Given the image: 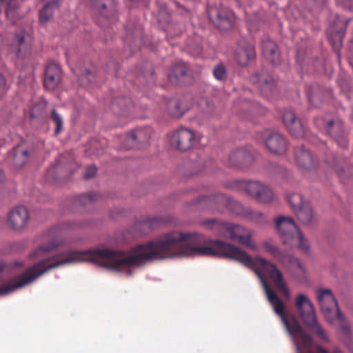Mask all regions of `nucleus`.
Instances as JSON below:
<instances>
[{
	"instance_id": "nucleus-24",
	"label": "nucleus",
	"mask_w": 353,
	"mask_h": 353,
	"mask_svg": "<svg viewBox=\"0 0 353 353\" xmlns=\"http://www.w3.org/2000/svg\"><path fill=\"white\" fill-rule=\"evenodd\" d=\"M305 325L323 341L327 342L329 341L326 330L318 323L316 317L310 324L307 323Z\"/></svg>"
},
{
	"instance_id": "nucleus-15",
	"label": "nucleus",
	"mask_w": 353,
	"mask_h": 353,
	"mask_svg": "<svg viewBox=\"0 0 353 353\" xmlns=\"http://www.w3.org/2000/svg\"><path fill=\"white\" fill-rule=\"evenodd\" d=\"M252 154L245 149H239L232 152L229 156L230 165L245 168L250 165L253 162Z\"/></svg>"
},
{
	"instance_id": "nucleus-4",
	"label": "nucleus",
	"mask_w": 353,
	"mask_h": 353,
	"mask_svg": "<svg viewBox=\"0 0 353 353\" xmlns=\"http://www.w3.org/2000/svg\"><path fill=\"white\" fill-rule=\"evenodd\" d=\"M241 188L260 203H270L275 199L272 190L266 184L258 181H245L242 183Z\"/></svg>"
},
{
	"instance_id": "nucleus-17",
	"label": "nucleus",
	"mask_w": 353,
	"mask_h": 353,
	"mask_svg": "<svg viewBox=\"0 0 353 353\" xmlns=\"http://www.w3.org/2000/svg\"><path fill=\"white\" fill-rule=\"evenodd\" d=\"M94 12L104 17L112 16L116 9L114 0H91Z\"/></svg>"
},
{
	"instance_id": "nucleus-14",
	"label": "nucleus",
	"mask_w": 353,
	"mask_h": 353,
	"mask_svg": "<svg viewBox=\"0 0 353 353\" xmlns=\"http://www.w3.org/2000/svg\"><path fill=\"white\" fill-rule=\"evenodd\" d=\"M61 70L56 63H50L46 69L44 86L49 90L54 89L61 81Z\"/></svg>"
},
{
	"instance_id": "nucleus-21",
	"label": "nucleus",
	"mask_w": 353,
	"mask_h": 353,
	"mask_svg": "<svg viewBox=\"0 0 353 353\" xmlns=\"http://www.w3.org/2000/svg\"><path fill=\"white\" fill-rule=\"evenodd\" d=\"M326 127L328 132L334 137L337 143L342 148H346L347 141L345 135L341 132V123L331 120L327 122Z\"/></svg>"
},
{
	"instance_id": "nucleus-28",
	"label": "nucleus",
	"mask_w": 353,
	"mask_h": 353,
	"mask_svg": "<svg viewBox=\"0 0 353 353\" xmlns=\"http://www.w3.org/2000/svg\"><path fill=\"white\" fill-rule=\"evenodd\" d=\"M264 249L270 253L274 258L279 260L282 263H285V258L288 254L281 252L277 247L274 246L270 241H264L263 243Z\"/></svg>"
},
{
	"instance_id": "nucleus-20",
	"label": "nucleus",
	"mask_w": 353,
	"mask_h": 353,
	"mask_svg": "<svg viewBox=\"0 0 353 353\" xmlns=\"http://www.w3.org/2000/svg\"><path fill=\"white\" fill-rule=\"evenodd\" d=\"M240 216L243 219L253 222L258 225H263L268 223V219L265 214L250 208L243 209Z\"/></svg>"
},
{
	"instance_id": "nucleus-18",
	"label": "nucleus",
	"mask_w": 353,
	"mask_h": 353,
	"mask_svg": "<svg viewBox=\"0 0 353 353\" xmlns=\"http://www.w3.org/2000/svg\"><path fill=\"white\" fill-rule=\"evenodd\" d=\"M254 57V49L250 43H241L235 52V59L241 65H246Z\"/></svg>"
},
{
	"instance_id": "nucleus-23",
	"label": "nucleus",
	"mask_w": 353,
	"mask_h": 353,
	"mask_svg": "<svg viewBox=\"0 0 353 353\" xmlns=\"http://www.w3.org/2000/svg\"><path fill=\"white\" fill-rule=\"evenodd\" d=\"M12 163L14 166L21 168L25 165L29 161V153L27 150L17 147L10 154Z\"/></svg>"
},
{
	"instance_id": "nucleus-35",
	"label": "nucleus",
	"mask_w": 353,
	"mask_h": 353,
	"mask_svg": "<svg viewBox=\"0 0 353 353\" xmlns=\"http://www.w3.org/2000/svg\"><path fill=\"white\" fill-rule=\"evenodd\" d=\"M214 76L220 81L225 79L227 77L225 68L222 64L216 65L214 68Z\"/></svg>"
},
{
	"instance_id": "nucleus-30",
	"label": "nucleus",
	"mask_w": 353,
	"mask_h": 353,
	"mask_svg": "<svg viewBox=\"0 0 353 353\" xmlns=\"http://www.w3.org/2000/svg\"><path fill=\"white\" fill-rule=\"evenodd\" d=\"M334 169L340 178H347L353 174V167L346 170L345 162L343 160H339L336 163Z\"/></svg>"
},
{
	"instance_id": "nucleus-27",
	"label": "nucleus",
	"mask_w": 353,
	"mask_h": 353,
	"mask_svg": "<svg viewBox=\"0 0 353 353\" xmlns=\"http://www.w3.org/2000/svg\"><path fill=\"white\" fill-rule=\"evenodd\" d=\"M251 81L263 89L271 88L274 83L273 78L267 74H256L251 78Z\"/></svg>"
},
{
	"instance_id": "nucleus-9",
	"label": "nucleus",
	"mask_w": 353,
	"mask_h": 353,
	"mask_svg": "<svg viewBox=\"0 0 353 353\" xmlns=\"http://www.w3.org/2000/svg\"><path fill=\"white\" fill-rule=\"evenodd\" d=\"M28 221V210L25 207L19 206L10 212L8 224L14 230H21L27 225Z\"/></svg>"
},
{
	"instance_id": "nucleus-33",
	"label": "nucleus",
	"mask_w": 353,
	"mask_h": 353,
	"mask_svg": "<svg viewBox=\"0 0 353 353\" xmlns=\"http://www.w3.org/2000/svg\"><path fill=\"white\" fill-rule=\"evenodd\" d=\"M51 119L56 124L55 134H58L62 130L63 120L60 114H59L56 110H53L51 112Z\"/></svg>"
},
{
	"instance_id": "nucleus-36",
	"label": "nucleus",
	"mask_w": 353,
	"mask_h": 353,
	"mask_svg": "<svg viewBox=\"0 0 353 353\" xmlns=\"http://www.w3.org/2000/svg\"><path fill=\"white\" fill-rule=\"evenodd\" d=\"M211 202L224 203L227 201V198L222 194H217L210 198Z\"/></svg>"
},
{
	"instance_id": "nucleus-11",
	"label": "nucleus",
	"mask_w": 353,
	"mask_h": 353,
	"mask_svg": "<svg viewBox=\"0 0 353 353\" xmlns=\"http://www.w3.org/2000/svg\"><path fill=\"white\" fill-rule=\"evenodd\" d=\"M348 21L337 17L336 21L328 28L327 35L334 48H339L345 34V30Z\"/></svg>"
},
{
	"instance_id": "nucleus-41",
	"label": "nucleus",
	"mask_w": 353,
	"mask_h": 353,
	"mask_svg": "<svg viewBox=\"0 0 353 353\" xmlns=\"http://www.w3.org/2000/svg\"><path fill=\"white\" fill-rule=\"evenodd\" d=\"M332 353H342V352H341L339 349H338V348H335V349L333 350Z\"/></svg>"
},
{
	"instance_id": "nucleus-25",
	"label": "nucleus",
	"mask_w": 353,
	"mask_h": 353,
	"mask_svg": "<svg viewBox=\"0 0 353 353\" xmlns=\"http://www.w3.org/2000/svg\"><path fill=\"white\" fill-rule=\"evenodd\" d=\"M287 199L294 213L308 203L301 194L296 192L288 194Z\"/></svg>"
},
{
	"instance_id": "nucleus-5",
	"label": "nucleus",
	"mask_w": 353,
	"mask_h": 353,
	"mask_svg": "<svg viewBox=\"0 0 353 353\" xmlns=\"http://www.w3.org/2000/svg\"><path fill=\"white\" fill-rule=\"evenodd\" d=\"M208 17L211 21L221 30H228L232 27L234 15L226 8L211 7L208 10Z\"/></svg>"
},
{
	"instance_id": "nucleus-26",
	"label": "nucleus",
	"mask_w": 353,
	"mask_h": 353,
	"mask_svg": "<svg viewBox=\"0 0 353 353\" xmlns=\"http://www.w3.org/2000/svg\"><path fill=\"white\" fill-rule=\"evenodd\" d=\"M167 111L174 117H180L185 112V108L176 99H170L167 103Z\"/></svg>"
},
{
	"instance_id": "nucleus-31",
	"label": "nucleus",
	"mask_w": 353,
	"mask_h": 353,
	"mask_svg": "<svg viewBox=\"0 0 353 353\" xmlns=\"http://www.w3.org/2000/svg\"><path fill=\"white\" fill-rule=\"evenodd\" d=\"M186 74L185 68L183 65H179L174 67L168 74V78L170 81L174 82L175 80L181 77Z\"/></svg>"
},
{
	"instance_id": "nucleus-6",
	"label": "nucleus",
	"mask_w": 353,
	"mask_h": 353,
	"mask_svg": "<svg viewBox=\"0 0 353 353\" xmlns=\"http://www.w3.org/2000/svg\"><path fill=\"white\" fill-rule=\"evenodd\" d=\"M195 142L193 131L187 128H181L174 132L170 137L171 145L182 151L191 148Z\"/></svg>"
},
{
	"instance_id": "nucleus-42",
	"label": "nucleus",
	"mask_w": 353,
	"mask_h": 353,
	"mask_svg": "<svg viewBox=\"0 0 353 353\" xmlns=\"http://www.w3.org/2000/svg\"><path fill=\"white\" fill-rule=\"evenodd\" d=\"M3 173L0 170V183L3 181Z\"/></svg>"
},
{
	"instance_id": "nucleus-39",
	"label": "nucleus",
	"mask_w": 353,
	"mask_h": 353,
	"mask_svg": "<svg viewBox=\"0 0 353 353\" xmlns=\"http://www.w3.org/2000/svg\"><path fill=\"white\" fill-rule=\"evenodd\" d=\"M5 88H6V80L3 77V76L1 74H0V97L5 92Z\"/></svg>"
},
{
	"instance_id": "nucleus-22",
	"label": "nucleus",
	"mask_w": 353,
	"mask_h": 353,
	"mask_svg": "<svg viewBox=\"0 0 353 353\" xmlns=\"http://www.w3.org/2000/svg\"><path fill=\"white\" fill-rule=\"evenodd\" d=\"M299 221L305 225H311L316 222L315 215L309 203L294 212Z\"/></svg>"
},
{
	"instance_id": "nucleus-29",
	"label": "nucleus",
	"mask_w": 353,
	"mask_h": 353,
	"mask_svg": "<svg viewBox=\"0 0 353 353\" xmlns=\"http://www.w3.org/2000/svg\"><path fill=\"white\" fill-rule=\"evenodd\" d=\"M0 3L6 6V14L11 21L15 18V11L17 8V3L15 0H0Z\"/></svg>"
},
{
	"instance_id": "nucleus-34",
	"label": "nucleus",
	"mask_w": 353,
	"mask_h": 353,
	"mask_svg": "<svg viewBox=\"0 0 353 353\" xmlns=\"http://www.w3.org/2000/svg\"><path fill=\"white\" fill-rule=\"evenodd\" d=\"M283 123L288 129L295 124L299 120L296 119L294 113L292 111H286L283 114Z\"/></svg>"
},
{
	"instance_id": "nucleus-12",
	"label": "nucleus",
	"mask_w": 353,
	"mask_h": 353,
	"mask_svg": "<svg viewBox=\"0 0 353 353\" xmlns=\"http://www.w3.org/2000/svg\"><path fill=\"white\" fill-rule=\"evenodd\" d=\"M150 130L148 129H135L129 132L125 138L128 145L126 149L138 148L141 143H146L150 139Z\"/></svg>"
},
{
	"instance_id": "nucleus-2",
	"label": "nucleus",
	"mask_w": 353,
	"mask_h": 353,
	"mask_svg": "<svg viewBox=\"0 0 353 353\" xmlns=\"http://www.w3.org/2000/svg\"><path fill=\"white\" fill-rule=\"evenodd\" d=\"M316 296L326 321L348 336L350 334L349 323L339 311L337 301L332 291L329 289H320L317 291Z\"/></svg>"
},
{
	"instance_id": "nucleus-3",
	"label": "nucleus",
	"mask_w": 353,
	"mask_h": 353,
	"mask_svg": "<svg viewBox=\"0 0 353 353\" xmlns=\"http://www.w3.org/2000/svg\"><path fill=\"white\" fill-rule=\"evenodd\" d=\"M275 225L282 243L290 248H298L307 252L310 245L294 219L290 216H281L276 219Z\"/></svg>"
},
{
	"instance_id": "nucleus-10",
	"label": "nucleus",
	"mask_w": 353,
	"mask_h": 353,
	"mask_svg": "<svg viewBox=\"0 0 353 353\" xmlns=\"http://www.w3.org/2000/svg\"><path fill=\"white\" fill-rule=\"evenodd\" d=\"M294 160L299 168L310 171L315 169L316 162L311 152L304 147H299L295 150Z\"/></svg>"
},
{
	"instance_id": "nucleus-32",
	"label": "nucleus",
	"mask_w": 353,
	"mask_h": 353,
	"mask_svg": "<svg viewBox=\"0 0 353 353\" xmlns=\"http://www.w3.org/2000/svg\"><path fill=\"white\" fill-rule=\"evenodd\" d=\"M292 136L296 138H302L304 136V130L299 121L288 128Z\"/></svg>"
},
{
	"instance_id": "nucleus-8",
	"label": "nucleus",
	"mask_w": 353,
	"mask_h": 353,
	"mask_svg": "<svg viewBox=\"0 0 353 353\" xmlns=\"http://www.w3.org/2000/svg\"><path fill=\"white\" fill-rule=\"evenodd\" d=\"M30 49L28 34L22 30L16 33L10 45V52L22 58L30 52Z\"/></svg>"
},
{
	"instance_id": "nucleus-13",
	"label": "nucleus",
	"mask_w": 353,
	"mask_h": 353,
	"mask_svg": "<svg viewBox=\"0 0 353 353\" xmlns=\"http://www.w3.org/2000/svg\"><path fill=\"white\" fill-rule=\"evenodd\" d=\"M265 144L268 150L274 154H282L286 150V141L277 132L269 133L265 139Z\"/></svg>"
},
{
	"instance_id": "nucleus-38",
	"label": "nucleus",
	"mask_w": 353,
	"mask_h": 353,
	"mask_svg": "<svg viewBox=\"0 0 353 353\" xmlns=\"http://www.w3.org/2000/svg\"><path fill=\"white\" fill-rule=\"evenodd\" d=\"M158 223V221L156 219H150L145 221L143 223V225L145 228H148L150 229L154 228Z\"/></svg>"
},
{
	"instance_id": "nucleus-7",
	"label": "nucleus",
	"mask_w": 353,
	"mask_h": 353,
	"mask_svg": "<svg viewBox=\"0 0 353 353\" xmlns=\"http://www.w3.org/2000/svg\"><path fill=\"white\" fill-rule=\"evenodd\" d=\"M294 304L305 325L310 324L316 317L314 305L306 295L299 294L295 299Z\"/></svg>"
},
{
	"instance_id": "nucleus-1",
	"label": "nucleus",
	"mask_w": 353,
	"mask_h": 353,
	"mask_svg": "<svg viewBox=\"0 0 353 353\" xmlns=\"http://www.w3.org/2000/svg\"><path fill=\"white\" fill-rule=\"evenodd\" d=\"M203 225L219 236L238 242L248 248L256 251L258 246L253 240V231L241 225L210 219Z\"/></svg>"
},
{
	"instance_id": "nucleus-19",
	"label": "nucleus",
	"mask_w": 353,
	"mask_h": 353,
	"mask_svg": "<svg viewBox=\"0 0 353 353\" xmlns=\"http://www.w3.org/2000/svg\"><path fill=\"white\" fill-rule=\"evenodd\" d=\"M262 52L265 58L272 63L277 65L280 63V54L274 41L265 39L262 43Z\"/></svg>"
},
{
	"instance_id": "nucleus-37",
	"label": "nucleus",
	"mask_w": 353,
	"mask_h": 353,
	"mask_svg": "<svg viewBox=\"0 0 353 353\" xmlns=\"http://www.w3.org/2000/svg\"><path fill=\"white\" fill-rule=\"evenodd\" d=\"M96 172H97V168L95 166H94V165L89 166L86 170V172L84 174V177L86 179L92 178L95 175Z\"/></svg>"
},
{
	"instance_id": "nucleus-40",
	"label": "nucleus",
	"mask_w": 353,
	"mask_h": 353,
	"mask_svg": "<svg viewBox=\"0 0 353 353\" xmlns=\"http://www.w3.org/2000/svg\"><path fill=\"white\" fill-rule=\"evenodd\" d=\"M166 14H167V13L165 12H164V11H161L159 12V23L164 22L163 16L166 15Z\"/></svg>"
},
{
	"instance_id": "nucleus-16",
	"label": "nucleus",
	"mask_w": 353,
	"mask_h": 353,
	"mask_svg": "<svg viewBox=\"0 0 353 353\" xmlns=\"http://www.w3.org/2000/svg\"><path fill=\"white\" fill-rule=\"evenodd\" d=\"M283 264H289V271L294 279L303 280L306 277L305 267L299 259L288 254Z\"/></svg>"
}]
</instances>
